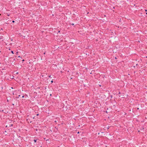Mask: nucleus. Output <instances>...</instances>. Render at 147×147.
Returning a JSON list of instances; mask_svg holds the SVG:
<instances>
[{
	"label": "nucleus",
	"mask_w": 147,
	"mask_h": 147,
	"mask_svg": "<svg viewBox=\"0 0 147 147\" xmlns=\"http://www.w3.org/2000/svg\"><path fill=\"white\" fill-rule=\"evenodd\" d=\"M13 126V124H11V125H10V127L12 126Z\"/></svg>",
	"instance_id": "nucleus-5"
},
{
	"label": "nucleus",
	"mask_w": 147,
	"mask_h": 147,
	"mask_svg": "<svg viewBox=\"0 0 147 147\" xmlns=\"http://www.w3.org/2000/svg\"><path fill=\"white\" fill-rule=\"evenodd\" d=\"M18 52H16V55H18Z\"/></svg>",
	"instance_id": "nucleus-9"
},
{
	"label": "nucleus",
	"mask_w": 147,
	"mask_h": 147,
	"mask_svg": "<svg viewBox=\"0 0 147 147\" xmlns=\"http://www.w3.org/2000/svg\"><path fill=\"white\" fill-rule=\"evenodd\" d=\"M12 22L13 23H14L15 22V21L14 20H13V21H12Z\"/></svg>",
	"instance_id": "nucleus-8"
},
{
	"label": "nucleus",
	"mask_w": 147,
	"mask_h": 147,
	"mask_svg": "<svg viewBox=\"0 0 147 147\" xmlns=\"http://www.w3.org/2000/svg\"><path fill=\"white\" fill-rule=\"evenodd\" d=\"M145 11H147V10L146 9H145Z\"/></svg>",
	"instance_id": "nucleus-18"
},
{
	"label": "nucleus",
	"mask_w": 147,
	"mask_h": 147,
	"mask_svg": "<svg viewBox=\"0 0 147 147\" xmlns=\"http://www.w3.org/2000/svg\"><path fill=\"white\" fill-rule=\"evenodd\" d=\"M115 59H117L116 57H115Z\"/></svg>",
	"instance_id": "nucleus-28"
},
{
	"label": "nucleus",
	"mask_w": 147,
	"mask_h": 147,
	"mask_svg": "<svg viewBox=\"0 0 147 147\" xmlns=\"http://www.w3.org/2000/svg\"><path fill=\"white\" fill-rule=\"evenodd\" d=\"M18 72H17L16 74H18Z\"/></svg>",
	"instance_id": "nucleus-22"
},
{
	"label": "nucleus",
	"mask_w": 147,
	"mask_h": 147,
	"mask_svg": "<svg viewBox=\"0 0 147 147\" xmlns=\"http://www.w3.org/2000/svg\"><path fill=\"white\" fill-rule=\"evenodd\" d=\"M51 75H50V76H49L48 77H49V78H51Z\"/></svg>",
	"instance_id": "nucleus-7"
},
{
	"label": "nucleus",
	"mask_w": 147,
	"mask_h": 147,
	"mask_svg": "<svg viewBox=\"0 0 147 147\" xmlns=\"http://www.w3.org/2000/svg\"><path fill=\"white\" fill-rule=\"evenodd\" d=\"M60 32V30H59L58 31V32Z\"/></svg>",
	"instance_id": "nucleus-19"
},
{
	"label": "nucleus",
	"mask_w": 147,
	"mask_h": 147,
	"mask_svg": "<svg viewBox=\"0 0 147 147\" xmlns=\"http://www.w3.org/2000/svg\"><path fill=\"white\" fill-rule=\"evenodd\" d=\"M99 86H101V85H99Z\"/></svg>",
	"instance_id": "nucleus-25"
},
{
	"label": "nucleus",
	"mask_w": 147,
	"mask_h": 147,
	"mask_svg": "<svg viewBox=\"0 0 147 147\" xmlns=\"http://www.w3.org/2000/svg\"><path fill=\"white\" fill-rule=\"evenodd\" d=\"M30 123H31V122H32V121H30Z\"/></svg>",
	"instance_id": "nucleus-23"
},
{
	"label": "nucleus",
	"mask_w": 147,
	"mask_h": 147,
	"mask_svg": "<svg viewBox=\"0 0 147 147\" xmlns=\"http://www.w3.org/2000/svg\"><path fill=\"white\" fill-rule=\"evenodd\" d=\"M137 109L138 110H139V108H137Z\"/></svg>",
	"instance_id": "nucleus-21"
},
{
	"label": "nucleus",
	"mask_w": 147,
	"mask_h": 147,
	"mask_svg": "<svg viewBox=\"0 0 147 147\" xmlns=\"http://www.w3.org/2000/svg\"><path fill=\"white\" fill-rule=\"evenodd\" d=\"M3 38V37L2 36H1V37L0 38V39H1Z\"/></svg>",
	"instance_id": "nucleus-3"
},
{
	"label": "nucleus",
	"mask_w": 147,
	"mask_h": 147,
	"mask_svg": "<svg viewBox=\"0 0 147 147\" xmlns=\"http://www.w3.org/2000/svg\"><path fill=\"white\" fill-rule=\"evenodd\" d=\"M22 61L23 62V61H24V59H23Z\"/></svg>",
	"instance_id": "nucleus-11"
},
{
	"label": "nucleus",
	"mask_w": 147,
	"mask_h": 147,
	"mask_svg": "<svg viewBox=\"0 0 147 147\" xmlns=\"http://www.w3.org/2000/svg\"><path fill=\"white\" fill-rule=\"evenodd\" d=\"M39 115V114H37L36 115L37 116H38Z\"/></svg>",
	"instance_id": "nucleus-13"
},
{
	"label": "nucleus",
	"mask_w": 147,
	"mask_h": 147,
	"mask_svg": "<svg viewBox=\"0 0 147 147\" xmlns=\"http://www.w3.org/2000/svg\"><path fill=\"white\" fill-rule=\"evenodd\" d=\"M69 25H72L73 26V25H74V23H72V24L70 23V24H69Z\"/></svg>",
	"instance_id": "nucleus-2"
},
{
	"label": "nucleus",
	"mask_w": 147,
	"mask_h": 147,
	"mask_svg": "<svg viewBox=\"0 0 147 147\" xmlns=\"http://www.w3.org/2000/svg\"><path fill=\"white\" fill-rule=\"evenodd\" d=\"M37 140V139H34V141L35 142H36Z\"/></svg>",
	"instance_id": "nucleus-1"
},
{
	"label": "nucleus",
	"mask_w": 147,
	"mask_h": 147,
	"mask_svg": "<svg viewBox=\"0 0 147 147\" xmlns=\"http://www.w3.org/2000/svg\"><path fill=\"white\" fill-rule=\"evenodd\" d=\"M18 57H21H21H20V56H18Z\"/></svg>",
	"instance_id": "nucleus-17"
},
{
	"label": "nucleus",
	"mask_w": 147,
	"mask_h": 147,
	"mask_svg": "<svg viewBox=\"0 0 147 147\" xmlns=\"http://www.w3.org/2000/svg\"><path fill=\"white\" fill-rule=\"evenodd\" d=\"M24 97V95L22 96V98H23Z\"/></svg>",
	"instance_id": "nucleus-15"
},
{
	"label": "nucleus",
	"mask_w": 147,
	"mask_h": 147,
	"mask_svg": "<svg viewBox=\"0 0 147 147\" xmlns=\"http://www.w3.org/2000/svg\"><path fill=\"white\" fill-rule=\"evenodd\" d=\"M121 94L120 92H119V93H118V94Z\"/></svg>",
	"instance_id": "nucleus-12"
},
{
	"label": "nucleus",
	"mask_w": 147,
	"mask_h": 147,
	"mask_svg": "<svg viewBox=\"0 0 147 147\" xmlns=\"http://www.w3.org/2000/svg\"><path fill=\"white\" fill-rule=\"evenodd\" d=\"M51 83H53V81L52 80L51 81Z\"/></svg>",
	"instance_id": "nucleus-14"
},
{
	"label": "nucleus",
	"mask_w": 147,
	"mask_h": 147,
	"mask_svg": "<svg viewBox=\"0 0 147 147\" xmlns=\"http://www.w3.org/2000/svg\"><path fill=\"white\" fill-rule=\"evenodd\" d=\"M29 120H30V119H28V120H27V121H28V122H29V121H29Z\"/></svg>",
	"instance_id": "nucleus-6"
},
{
	"label": "nucleus",
	"mask_w": 147,
	"mask_h": 147,
	"mask_svg": "<svg viewBox=\"0 0 147 147\" xmlns=\"http://www.w3.org/2000/svg\"><path fill=\"white\" fill-rule=\"evenodd\" d=\"M11 53H12L13 54H14V53H13V51H11Z\"/></svg>",
	"instance_id": "nucleus-4"
},
{
	"label": "nucleus",
	"mask_w": 147,
	"mask_h": 147,
	"mask_svg": "<svg viewBox=\"0 0 147 147\" xmlns=\"http://www.w3.org/2000/svg\"><path fill=\"white\" fill-rule=\"evenodd\" d=\"M12 105H14V104H12Z\"/></svg>",
	"instance_id": "nucleus-26"
},
{
	"label": "nucleus",
	"mask_w": 147,
	"mask_h": 147,
	"mask_svg": "<svg viewBox=\"0 0 147 147\" xmlns=\"http://www.w3.org/2000/svg\"><path fill=\"white\" fill-rule=\"evenodd\" d=\"M140 131L139 130V131H138V132H140Z\"/></svg>",
	"instance_id": "nucleus-30"
},
{
	"label": "nucleus",
	"mask_w": 147,
	"mask_h": 147,
	"mask_svg": "<svg viewBox=\"0 0 147 147\" xmlns=\"http://www.w3.org/2000/svg\"><path fill=\"white\" fill-rule=\"evenodd\" d=\"M51 95H52L51 94H50V96H51Z\"/></svg>",
	"instance_id": "nucleus-31"
},
{
	"label": "nucleus",
	"mask_w": 147,
	"mask_h": 147,
	"mask_svg": "<svg viewBox=\"0 0 147 147\" xmlns=\"http://www.w3.org/2000/svg\"><path fill=\"white\" fill-rule=\"evenodd\" d=\"M98 134H100L99 133H98Z\"/></svg>",
	"instance_id": "nucleus-32"
},
{
	"label": "nucleus",
	"mask_w": 147,
	"mask_h": 147,
	"mask_svg": "<svg viewBox=\"0 0 147 147\" xmlns=\"http://www.w3.org/2000/svg\"><path fill=\"white\" fill-rule=\"evenodd\" d=\"M44 54L45 55V52L44 53Z\"/></svg>",
	"instance_id": "nucleus-20"
},
{
	"label": "nucleus",
	"mask_w": 147,
	"mask_h": 147,
	"mask_svg": "<svg viewBox=\"0 0 147 147\" xmlns=\"http://www.w3.org/2000/svg\"><path fill=\"white\" fill-rule=\"evenodd\" d=\"M3 110H2V112H3Z\"/></svg>",
	"instance_id": "nucleus-24"
},
{
	"label": "nucleus",
	"mask_w": 147,
	"mask_h": 147,
	"mask_svg": "<svg viewBox=\"0 0 147 147\" xmlns=\"http://www.w3.org/2000/svg\"><path fill=\"white\" fill-rule=\"evenodd\" d=\"M146 14H147V12L146 13Z\"/></svg>",
	"instance_id": "nucleus-29"
},
{
	"label": "nucleus",
	"mask_w": 147,
	"mask_h": 147,
	"mask_svg": "<svg viewBox=\"0 0 147 147\" xmlns=\"http://www.w3.org/2000/svg\"><path fill=\"white\" fill-rule=\"evenodd\" d=\"M79 133H80V132H79V131H78V133H77V134H79Z\"/></svg>",
	"instance_id": "nucleus-16"
},
{
	"label": "nucleus",
	"mask_w": 147,
	"mask_h": 147,
	"mask_svg": "<svg viewBox=\"0 0 147 147\" xmlns=\"http://www.w3.org/2000/svg\"><path fill=\"white\" fill-rule=\"evenodd\" d=\"M20 95H19L18 96V98H19V97H20Z\"/></svg>",
	"instance_id": "nucleus-10"
},
{
	"label": "nucleus",
	"mask_w": 147,
	"mask_h": 147,
	"mask_svg": "<svg viewBox=\"0 0 147 147\" xmlns=\"http://www.w3.org/2000/svg\"><path fill=\"white\" fill-rule=\"evenodd\" d=\"M34 117H34L33 118V119H34Z\"/></svg>",
	"instance_id": "nucleus-27"
}]
</instances>
